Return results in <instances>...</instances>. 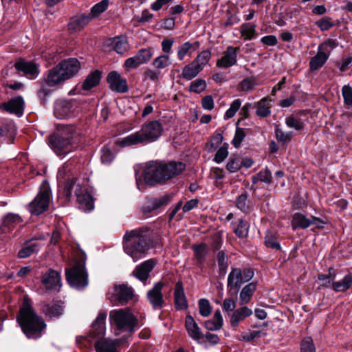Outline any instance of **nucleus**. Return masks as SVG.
<instances>
[{"instance_id":"45","label":"nucleus","mask_w":352,"mask_h":352,"mask_svg":"<svg viewBox=\"0 0 352 352\" xmlns=\"http://www.w3.org/2000/svg\"><path fill=\"white\" fill-rule=\"evenodd\" d=\"M153 55V50L151 48L141 49L135 54L137 59L141 65L150 60Z\"/></svg>"},{"instance_id":"28","label":"nucleus","mask_w":352,"mask_h":352,"mask_svg":"<svg viewBox=\"0 0 352 352\" xmlns=\"http://www.w3.org/2000/svg\"><path fill=\"white\" fill-rule=\"evenodd\" d=\"M174 297L175 305L177 309H185L187 308V300L182 282L177 283L175 288Z\"/></svg>"},{"instance_id":"4","label":"nucleus","mask_w":352,"mask_h":352,"mask_svg":"<svg viewBox=\"0 0 352 352\" xmlns=\"http://www.w3.org/2000/svg\"><path fill=\"white\" fill-rule=\"evenodd\" d=\"M145 230L138 228L126 232L123 237V245L125 252L134 261L143 257L148 249V239Z\"/></svg>"},{"instance_id":"10","label":"nucleus","mask_w":352,"mask_h":352,"mask_svg":"<svg viewBox=\"0 0 352 352\" xmlns=\"http://www.w3.org/2000/svg\"><path fill=\"white\" fill-rule=\"evenodd\" d=\"M160 162L151 161L146 164L143 169L142 177L146 184L155 185L163 182Z\"/></svg>"},{"instance_id":"51","label":"nucleus","mask_w":352,"mask_h":352,"mask_svg":"<svg viewBox=\"0 0 352 352\" xmlns=\"http://www.w3.org/2000/svg\"><path fill=\"white\" fill-rule=\"evenodd\" d=\"M241 35L246 40L253 38L256 35L255 25L248 23L241 28Z\"/></svg>"},{"instance_id":"34","label":"nucleus","mask_w":352,"mask_h":352,"mask_svg":"<svg viewBox=\"0 0 352 352\" xmlns=\"http://www.w3.org/2000/svg\"><path fill=\"white\" fill-rule=\"evenodd\" d=\"M258 85L256 77L250 76L243 79L236 86V89L239 91L248 93L252 91Z\"/></svg>"},{"instance_id":"11","label":"nucleus","mask_w":352,"mask_h":352,"mask_svg":"<svg viewBox=\"0 0 352 352\" xmlns=\"http://www.w3.org/2000/svg\"><path fill=\"white\" fill-rule=\"evenodd\" d=\"M78 109L76 100H58L54 104V115L58 119H65L74 116Z\"/></svg>"},{"instance_id":"33","label":"nucleus","mask_w":352,"mask_h":352,"mask_svg":"<svg viewBox=\"0 0 352 352\" xmlns=\"http://www.w3.org/2000/svg\"><path fill=\"white\" fill-rule=\"evenodd\" d=\"M107 313L100 311L92 325V333L94 336L102 335L105 330Z\"/></svg>"},{"instance_id":"63","label":"nucleus","mask_w":352,"mask_h":352,"mask_svg":"<svg viewBox=\"0 0 352 352\" xmlns=\"http://www.w3.org/2000/svg\"><path fill=\"white\" fill-rule=\"evenodd\" d=\"M316 25L322 31H326L330 29L333 25L331 18L323 17L316 22Z\"/></svg>"},{"instance_id":"14","label":"nucleus","mask_w":352,"mask_h":352,"mask_svg":"<svg viewBox=\"0 0 352 352\" xmlns=\"http://www.w3.org/2000/svg\"><path fill=\"white\" fill-rule=\"evenodd\" d=\"M163 286L164 284L162 282H157L147 292L148 300L154 309H160L163 307L164 302L162 293Z\"/></svg>"},{"instance_id":"56","label":"nucleus","mask_w":352,"mask_h":352,"mask_svg":"<svg viewBox=\"0 0 352 352\" xmlns=\"http://www.w3.org/2000/svg\"><path fill=\"white\" fill-rule=\"evenodd\" d=\"M265 245L274 250H280V245L278 243L276 237L273 234H267L265 238Z\"/></svg>"},{"instance_id":"9","label":"nucleus","mask_w":352,"mask_h":352,"mask_svg":"<svg viewBox=\"0 0 352 352\" xmlns=\"http://www.w3.org/2000/svg\"><path fill=\"white\" fill-rule=\"evenodd\" d=\"M253 276L254 272L250 270L242 272L239 268H232L228 277V287L230 290L238 291L242 284L251 280Z\"/></svg>"},{"instance_id":"2","label":"nucleus","mask_w":352,"mask_h":352,"mask_svg":"<svg viewBox=\"0 0 352 352\" xmlns=\"http://www.w3.org/2000/svg\"><path fill=\"white\" fill-rule=\"evenodd\" d=\"M81 133L79 129L71 125L62 126L58 133L49 138L51 148L58 155H65L74 149L80 142Z\"/></svg>"},{"instance_id":"24","label":"nucleus","mask_w":352,"mask_h":352,"mask_svg":"<svg viewBox=\"0 0 352 352\" xmlns=\"http://www.w3.org/2000/svg\"><path fill=\"white\" fill-rule=\"evenodd\" d=\"M119 344L118 340L102 338L96 342L95 349L96 352H118Z\"/></svg>"},{"instance_id":"3","label":"nucleus","mask_w":352,"mask_h":352,"mask_svg":"<svg viewBox=\"0 0 352 352\" xmlns=\"http://www.w3.org/2000/svg\"><path fill=\"white\" fill-rule=\"evenodd\" d=\"M162 124L157 120L144 124L140 130L133 133L121 140L118 144L123 147L131 146L139 144L155 142L162 134Z\"/></svg>"},{"instance_id":"54","label":"nucleus","mask_w":352,"mask_h":352,"mask_svg":"<svg viewBox=\"0 0 352 352\" xmlns=\"http://www.w3.org/2000/svg\"><path fill=\"white\" fill-rule=\"evenodd\" d=\"M199 314L203 317L208 316L211 313V307L208 300L202 298L199 301Z\"/></svg>"},{"instance_id":"37","label":"nucleus","mask_w":352,"mask_h":352,"mask_svg":"<svg viewBox=\"0 0 352 352\" xmlns=\"http://www.w3.org/2000/svg\"><path fill=\"white\" fill-rule=\"evenodd\" d=\"M270 101L268 98H263L255 104L256 107V114L258 116L265 118L270 114Z\"/></svg>"},{"instance_id":"39","label":"nucleus","mask_w":352,"mask_h":352,"mask_svg":"<svg viewBox=\"0 0 352 352\" xmlns=\"http://www.w3.org/2000/svg\"><path fill=\"white\" fill-rule=\"evenodd\" d=\"M232 224L234 233L239 237L243 238L248 236L249 230V224L248 222L244 221L242 219H239Z\"/></svg>"},{"instance_id":"53","label":"nucleus","mask_w":352,"mask_h":352,"mask_svg":"<svg viewBox=\"0 0 352 352\" xmlns=\"http://www.w3.org/2000/svg\"><path fill=\"white\" fill-rule=\"evenodd\" d=\"M262 331H252L249 332L243 333L241 337L239 338V340L243 342H250L254 340L255 338H260L262 335H265Z\"/></svg>"},{"instance_id":"31","label":"nucleus","mask_w":352,"mask_h":352,"mask_svg":"<svg viewBox=\"0 0 352 352\" xmlns=\"http://www.w3.org/2000/svg\"><path fill=\"white\" fill-rule=\"evenodd\" d=\"M335 278L336 276L333 275L332 278V289L336 292H344L352 285V275L351 274H346L341 280L336 281Z\"/></svg>"},{"instance_id":"35","label":"nucleus","mask_w":352,"mask_h":352,"mask_svg":"<svg viewBox=\"0 0 352 352\" xmlns=\"http://www.w3.org/2000/svg\"><path fill=\"white\" fill-rule=\"evenodd\" d=\"M329 55L327 52H322L318 49V51L315 56L311 58L309 62L310 69L317 70L325 63L328 59Z\"/></svg>"},{"instance_id":"62","label":"nucleus","mask_w":352,"mask_h":352,"mask_svg":"<svg viewBox=\"0 0 352 352\" xmlns=\"http://www.w3.org/2000/svg\"><path fill=\"white\" fill-rule=\"evenodd\" d=\"M206 87V81L198 79L193 81L190 86V91L195 93H201L204 91Z\"/></svg>"},{"instance_id":"27","label":"nucleus","mask_w":352,"mask_h":352,"mask_svg":"<svg viewBox=\"0 0 352 352\" xmlns=\"http://www.w3.org/2000/svg\"><path fill=\"white\" fill-rule=\"evenodd\" d=\"M109 45L118 54H122L129 50V43L124 36H116L109 39Z\"/></svg>"},{"instance_id":"25","label":"nucleus","mask_w":352,"mask_h":352,"mask_svg":"<svg viewBox=\"0 0 352 352\" xmlns=\"http://www.w3.org/2000/svg\"><path fill=\"white\" fill-rule=\"evenodd\" d=\"M199 47V43L195 41L190 43L186 41L180 45L177 49V56L179 60L182 61L186 56H190Z\"/></svg>"},{"instance_id":"58","label":"nucleus","mask_w":352,"mask_h":352,"mask_svg":"<svg viewBox=\"0 0 352 352\" xmlns=\"http://www.w3.org/2000/svg\"><path fill=\"white\" fill-rule=\"evenodd\" d=\"M276 139L278 142L285 143L291 140L292 132H284L281 129L276 127L275 129Z\"/></svg>"},{"instance_id":"38","label":"nucleus","mask_w":352,"mask_h":352,"mask_svg":"<svg viewBox=\"0 0 352 352\" xmlns=\"http://www.w3.org/2000/svg\"><path fill=\"white\" fill-rule=\"evenodd\" d=\"M311 226L310 219L307 218L304 214L300 213H296L294 214L292 226L293 230H296L298 228L305 229Z\"/></svg>"},{"instance_id":"1","label":"nucleus","mask_w":352,"mask_h":352,"mask_svg":"<svg viewBox=\"0 0 352 352\" xmlns=\"http://www.w3.org/2000/svg\"><path fill=\"white\" fill-rule=\"evenodd\" d=\"M23 332L29 339H38L43 335L47 325L45 320L32 309L30 300L25 298L17 316Z\"/></svg>"},{"instance_id":"48","label":"nucleus","mask_w":352,"mask_h":352,"mask_svg":"<svg viewBox=\"0 0 352 352\" xmlns=\"http://www.w3.org/2000/svg\"><path fill=\"white\" fill-rule=\"evenodd\" d=\"M217 258L219 268V274L224 276L228 267L225 252L223 251H219L217 254Z\"/></svg>"},{"instance_id":"18","label":"nucleus","mask_w":352,"mask_h":352,"mask_svg":"<svg viewBox=\"0 0 352 352\" xmlns=\"http://www.w3.org/2000/svg\"><path fill=\"white\" fill-rule=\"evenodd\" d=\"M155 265L156 261L154 259L145 261L135 267V270L132 272V275L138 280L145 282L148 279L150 272Z\"/></svg>"},{"instance_id":"52","label":"nucleus","mask_w":352,"mask_h":352,"mask_svg":"<svg viewBox=\"0 0 352 352\" xmlns=\"http://www.w3.org/2000/svg\"><path fill=\"white\" fill-rule=\"evenodd\" d=\"M170 201V197L165 195L162 197L154 199L152 201V210H156L166 206Z\"/></svg>"},{"instance_id":"61","label":"nucleus","mask_w":352,"mask_h":352,"mask_svg":"<svg viewBox=\"0 0 352 352\" xmlns=\"http://www.w3.org/2000/svg\"><path fill=\"white\" fill-rule=\"evenodd\" d=\"M247 200H248L247 194L246 193L241 194L236 199V207L241 211L246 212L249 208V206L248 204Z\"/></svg>"},{"instance_id":"57","label":"nucleus","mask_w":352,"mask_h":352,"mask_svg":"<svg viewBox=\"0 0 352 352\" xmlns=\"http://www.w3.org/2000/svg\"><path fill=\"white\" fill-rule=\"evenodd\" d=\"M241 105V102L239 99L234 100L230 104V108L226 111L225 113V118L230 119L232 118L239 109Z\"/></svg>"},{"instance_id":"40","label":"nucleus","mask_w":352,"mask_h":352,"mask_svg":"<svg viewBox=\"0 0 352 352\" xmlns=\"http://www.w3.org/2000/svg\"><path fill=\"white\" fill-rule=\"evenodd\" d=\"M256 288V283H250L245 285L240 293L241 304L248 303Z\"/></svg>"},{"instance_id":"15","label":"nucleus","mask_w":352,"mask_h":352,"mask_svg":"<svg viewBox=\"0 0 352 352\" xmlns=\"http://www.w3.org/2000/svg\"><path fill=\"white\" fill-rule=\"evenodd\" d=\"M58 65L67 80L75 76L81 68L80 63L76 58H68Z\"/></svg>"},{"instance_id":"29","label":"nucleus","mask_w":352,"mask_h":352,"mask_svg":"<svg viewBox=\"0 0 352 352\" xmlns=\"http://www.w3.org/2000/svg\"><path fill=\"white\" fill-rule=\"evenodd\" d=\"M252 314V309L248 307H243L235 310L230 318V324L232 327L236 328L238 327L239 323L243 320L245 318Z\"/></svg>"},{"instance_id":"43","label":"nucleus","mask_w":352,"mask_h":352,"mask_svg":"<svg viewBox=\"0 0 352 352\" xmlns=\"http://www.w3.org/2000/svg\"><path fill=\"white\" fill-rule=\"evenodd\" d=\"M192 250L195 253V258L199 263H202L208 254V248L206 245L201 243L194 245Z\"/></svg>"},{"instance_id":"44","label":"nucleus","mask_w":352,"mask_h":352,"mask_svg":"<svg viewBox=\"0 0 352 352\" xmlns=\"http://www.w3.org/2000/svg\"><path fill=\"white\" fill-rule=\"evenodd\" d=\"M211 57V53L208 50H204L200 52L196 58L193 60L201 70L207 65Z\"/></svg>"},{"instance_id":"16","label":"nucleus","mask_w":352,"mask_h":352,"mask_svg":"<svg viewBox=\"0 0 352 352\" xmlns=\"http://www.w3.org/2000/svg\"><path fill=\"white\" fill-rule=\"evenodd\" d=\"M24 101L22 97L12 98L7 102L0 104V110L20 117L23 113Z\"/></svg>"},{"instance_id":"21","label":"nucleus","mask_w":352,"mask_h":352,"mask_svg":"<svg viewBox=\"0 0 352 352\" xmlns=\"http://www.w3.org/2000/svg\"><path fill=\"white\" fill-rule=\"evenodd\" d=\"M107 82L110 88L120 93H125L128 90L126 80L116 71L111 72L107 76Z\"/></svg>"},{"instance_id":"64","label":"nucleus","mask_w":352,"mask_h":352,"mask_svg":"<svg viewBox=\"0 0 352 352\" xmlns=\"http://www.w3.org/2000/svg\"><path fill=\"white\" fill-rule=\"evenodd\" d=\"M342 96L344 103L350 105L352 104V89L349 85H344L342 89Z\"/></svg>"},{"instance_id":"22","label":"nucleus","mask_w":352,"mask_h":352,"mask_svg":"<svg viewBox=\"0 0 352 352\" xmlns=\"http://www.w3.org/2000/svg\"><path fill=\"white\" fill-rule=\"evenodd\" d=\"M63 72L60 69L58 65L48 71V74L45 78V83L50 87L58 86L62 85L67 80L65 76H63Z\"/></svg>"},{"instance_id":"12","label":"nucleus","mask_w":352,"mask_h":352,"mask_svg":"<svg viewBox=\"0 0 352 352\" xmlns=\"http://www.w3.org/2000/svg\"><path fill=\"white\" fill-rule=\"evenodd\" d=\"M133 296L132 287L122 284L114 287L113 292L109 299L111 302H118L120 305H124L131 300Z\"/></svg>"},{"instance_id":"55","label":"nucleus","mask_w":352,"mask_h":352,"mask_svg":"<svg viewBox=\"0 0 352 352\" xmlns=\"http://www.w3.org/2000/svg\"><path fill=\"white\" fill-rule=\"evenodd\" d=\"M38 246L34 243H31L23 248H22L18 252V256L19 258H27L34 252L38 251Z\"/></svg>"},{"instance_id":"7","label":"nucleus","mask_w":352,"mask_h":352,"mask_svg":"<svg viewBox=\"0 0 352 352\" xmlns=\"http://www.w3.org/2000/svg\"><path fill=\"white\" fill-rule=\"evenodd\" d=\"M52 199L49 184L44 182L34 199L29 204V210L32 214L38 215L46 211Z\"/></svg>"},{"instance_id":"23","label":"nucleus","mask_w":352,"mask_h":352,"mask_svg":"<svg viewBox=\"0 0 352 352\" xmlns=\"http://www.w3.org/2000/svg\"><path fill=\"white\" fill-rule=\"evenodd\" d=\"M185 327L189 337L194 340L199 341L204 337L198 324L191 316L186 317Z\"/></svg>"},{"instance_id":"46","label":"nucleus","mask_w":352,"mask_h":352,"mask_svg":"<svg viewBox=\"0 0 352 352\" xmlns=\"http://www.w3.org/2000/svg\"><path fill=\"white\" fill-rule=\"evenodd\" d=\"M272 178V176L271 172L267 168H265L261 170L256 175L253 177V182L255 184L258 181H260L266 184H271Z\"/></svg>"},{"instance_id":"49","label":"nucleus","mask_w":352,"mask_h":352,"mask_svg":"<svg viewBox=\"0 0 352 352\" xmlns=\"http://www.w3.org/2000/svg\"><path fill=\"white\" fill-rule=\"evenodd\" d=\"M285 124L288 127L293 128L296 130H300L304 127L303 122L292 115L285 118Z\"/></svg>"},{"instance_id":"30","label":"nucleus","mask_w":352,"mask_h":352,"mask_svg":"<svg viewBox=\"0 0 352 352\" xmlns=\"http://www.w3.org/2000/svg\"><path fill=\"white\" fill-rule=\"evenodd\" d=\"M91 21V17L88 15L82 14L78 16H74L71 19L69 23V30L77 32L83 29Z\"/></svg>"},{"instance_id":"41","label":"nucleus","mask_w":352,"mask_h":352,"mask_svg":"<svg viewBox=\"0 0 352 352\" xmlns=\"http://www.w3.org/2000/svg\"><path fill=\"white\" fill-rule=\"evenodd\" d=\"M100 80V73L98 71H95L87 77L83 82L82 87L85 90L91 89L99 83Z\"/></svg>"},{"instance_id":"32","label":"nucleus","mask_w":352,"mask_h":352,"mask_svg":"<svg viewBox=\"0 0 352 352\" xmlns=\"http://www.w3.org/2000/svg\"><path fill=\"white\" fill-rule=\"evenodd\" d=\"M22 221L19 214L9 213L6 215L2 222V229L4 232H8L20 224Z\"/></svg>"},{"instance_id":"42","label":"nucleus","mask_w":352,"mask_h":352,"mask_svg":"<svg viewBox=\"0 0 352 352\" xmlns=\"http://www.w3.org/2000/svg\"><path fill=\"white\" fill-rule=\"evenodd\" d=\"M172 63L171 58L168 54H162L155 58L152 63L153 66L157 69H162Z\"/></svg>"},{"instance_id":"47","label":"nucleus","mask_w":352,"mask_h":352,"mask_svg":"<svg viewBox=\"0 0 352 352\" xmlns=\"http://www.w3.org/2000/svg\"><path fill=\"white\" fill-rule=\"evenodd\" d=\"M109 2L107 0H102L94 6L91 10V19L97 17L99 14L104 12L108 7Z\"/></svg>"},{"instance_id":"26","label":"nucleus","mask_w":352,"mask_h":352,"mask_svg":"<svg viewBox=\"0 0 352 352\" xmlns=\"http://www.w3.org/2000/svg\"><path fill=\"white\" fill-rule=\"evenodd\" d=\"M41 311L46 316L52 318L60 316L63 314V309L60 303L52 302L44 303L41 307Z\"/></svg>"},{"instance_id":"17","label":"nucleus","mask_w":352,"mask_h":352,"mask_svg":"<svg viewBox=\"0 0 352 352\" xmlns=\"http://www.w3.org/2000/svg\"><path fill=\"white\" fill-rule=\"evenodd\" d=\"M41 281L47 289L59 291L61 287L60 275L54 270H49L43 274Z\"/></svg>"},{"instance_id":"59","label":"nucleus","mask_w":352,"mask_h":352,"mask_svg":"<svg viewBox=\"0 0 352 352\" xmlns=\"http://www.w3.org/2000/svg\"><path fill=\"white\" fill-rule=\"evenodd\" d=\"M300 352H316L315 346L311 338L307 337L302 341Z\"/></svg>"},{"instance_id":"36","label":"nucleus","mask_w":352,"mask_h":352,"mask_svg":"<svg viewBox=\"0 0 352 352\" xmlns=\"http://www.w3.org/2000/svg\"><path fill=\"white\" fill-rule=\"evenodd\" d=\"M201 71V69L194 61H192L190 64L184 67L182 76L187 80H190L196 77Z\"/></svg>"},{"instance_id":"60","label":"nucleus","mask_w":352,"mask_h":352,"mask_svg":"<svg viewBox=\"0 0 352 352\" xmlns=\"http://www.w3.org/2000/svg\"><path fill=\"white\" fill-rule=\"evenodd\" d=\"M241 167V163L239 157L230 158L226 165L227 170L230 173L238 171Z\"/></svg>"},{"instance_id":"19","label":"nucleus","mask_w":352,"mask_h":352,"mask_svg":"<svg viewBox=\"0 0 352 352\" xmlns=\"http://www.w3.org/2000/svg\"><path fill=\"white\" fill-rule=\"evenodd\" d=\"M238 48L232 46L227 47L223 52L222 57L217 62L219 67L228 68L234 65L237 61Z\"/></svg>"},{"instance_id":"20","label":"nucleus","mask_w":352,"mask_h":352,"mask_svg":"<svg viewBox=\"0 0 352 352\" xmlns=\"http://www.w3.org/2000/svg\"><path fill=\"white\" fill-rule=\"evenodd\" d=\"M14 67L30 79L36 78L39 74L38 65L34 62L21 60L14 64Z\"/></svg>"},{"instance_id":"6","label":"nucleus","mask_w":352,"mask_h":352,"mask_svg":"<svg viewBox=\"0 0 352 352\" xmlns=\"http://www.w3.org/2000/svg\"><path fill=\"white\" fill-rule=\"evenodd\" d=\"M73 189H74L79 208L85 212L93 210L94 207L93 198L85 189H82L79 184H76V179L68 180L65 184L64 193L67 197H70Z\"/></svg>"},{"instance_id":"8","label":"nucleus","mask_w":352,"mask_h":352,"mask_svg":"<svg viewBox=\"0 0 352 352\" xmlns=\"http://www.w3.org/2000/svg\"><path fill=\"white\" fill-rule=\"evenodd\" d=\"M66 277L69 284L78 289L88 285L87 274L85 270L84 265L81 264L74 266L67 272Z\"/></svg>"},{"instance_id":"5","label":"nucleus","mask_w":352,"mask_h":352,"mask_svg":"<svg viewBox=\"0 0 352 352\" xmlns=\"http://www.w3.org/2000/svg\"><path fill=\"white\" fill-rule=\"evenodd\" d=\"M112 327L121 332L131 333L138 324V320L129 309H113L109 313Z\"/></svg>"},{"instance_id":"50","label":"nucleus","mask_w":352,"mask_h":352,"mask_svg":"<svg viewBox=\"0 0 352 352\" xmlns=\"http://www.w3.org/2000/svg\"><path fill=\"white\" fill-rule=\"evenodd\" d=\"M228 155V144L227 143L223 144L217 151L214 161L217 163H221L223 162Z\"/></svg>"},{"instance_id":"13","label":"nucleus","mask_w":352,"mask_h":352,"mask_svg":"<svg viewBox=\"0 0 352 352\" xmlns=\"http://www.w3.org/2000/svg\"><path fill=\"white\" fill-rule=\"evenodd\" d=\"M160 167L164 182L181 174L185 169V164L176 162H170L168 164L160 162Z\"/></svg>"}]
</instances>
